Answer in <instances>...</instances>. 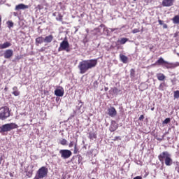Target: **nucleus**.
<instances>
[{
	"instance_id": "nucleus-1",
	"label": "nucleus",
	"mask_w": 179,
	"mask_h": 179,
	"mask_svg": "<svg viewBox=\"0 0 179 179\" xmlns=\"http://www.w3.org/2000/svg\"><path fill=\"white\" fill-rule=\"evenodd\" d=\"M97 65V59L83 60L78 64V69H80V73H86L89 69L96 67Z\"/></svg>"
},
{
	"instance_id": "nucleus-2",
	"label": "nucleus",
	"mask_w": 179,
	"mask_h": 179,
	"mask_svg": "<svg viewBox=\"0 0 179 179\" xmlns=\"http://www.w3.org/2000/svg\"><path fill=\"white\" fill-rule=\"evenodd\" d=\"M155 65L160 66L162 65L166 69H174V68H177L179 66L178 63H170L167 61H165L163 57H160L156 62Z\"/></svg>"
},
{
	"instance_id": "nucleus-3",
	"label": "nucleus",
	"mask_w": 179,
	"mask_h": 179,
	"mask_svg": "<svg viewBox=\"0 0 179 179\" xmlns=\"http://www.w3.org/2000/svg\"><path fill=\"white\" fill-rule=\"evenodd\" d=\"M158 159L162 163H163V162H164L165 160L166 166H171V164H173V159H171V157H170V154H169V152H162L158 156Z\"/></svg>"
},
{
	"instance_id": "nucleus-4",
	"label": "nucleus",
	"mask_w": 179,
	"mask_h": 179,
	"mask_svg": "<svg viewBox=\"0 0 179 179\" xmlns=\"http://www.w3.org/2000/svg\"><path fill=\"white\" fill-rule=\"evenodd\" d=\"M17 128H19V126L16 123L5 124L0 127V134H5V132H9L12 129H16Z\"/></svg>"
},
{
	"instance_id": "nucleus-5",
	"label": "nucleus",
	"mask_w": 179,
	"mask_h": 179,
	"mask_svg": "<svg viewBox=\"0 0 179 179\" xmlns=\"http://www.w3.org/2000/svg\"><path fill=\"white\" fill-rule=\"evenodd\" d=\"M65 51L66 52H71V48L69 45V42L66 38H64L63 41L60 43V45L58 48V52Z\"/></svg>"
},
{
	"instance_id": "nucleus-6",
	"label": "nucleus",
	"mask_w": 179,
	"mask_h": 179,
	"mask_svg": "<svg viewBox=\"0 0 179 179\" xmlns=\"http://www.w3.org/2000/svg\"><path fill=\"white\" fill-rule=\"evenodd\" d=\"M10 117V111L8 106H3L0 108V120L4 121Z\"/></svg>"
},
{
	"instance_id": "nucleus-7",
	"label": "nucleus",
	"mask_w": 179,
	"mask_h": 179,
	"mask_svg": "<svg viewBox=\"0 0 179 179\" xmlns=\"http://www.w3.org/2000/svg\"><path fill=\"white\" fill-rule=\"evenodd\" d=\"M48 174V169L45 166L41 167L36 172L34 179H43Z\"/></svg>"
},
{
	"instance_id": "nucleus-8",
	"label": "nucleus",
	"mask_w": 179,
	"mask_h": 179,
	"mask_svg": "<svg viewBox=\"0 0 179 179\" xmlns=\"http://www.w3.org/2000/svg\"><path fill=\"white\" fill-rule=\"evenodd\" d=\"M59 153L62 159H69L72 156V152L69 150H60Z\"/></svg>"
},
{
	"instance_id": "nucleus-9",
	"label": "nucleus",
	"mask_w": 179,
	"mask_h": 179,
	"mask_svg": "<svg viewBox=\"0 0 179 179\" xmlns=\"http://www.w3.org/2000/svg\"><path fill=\"white\" fill-rule=\"evenodd\" d=\"M176 0H162V5L165 8H170L174 5Z\"/></svg>"
},
{
	"instance_id": "nucleus-10",
	"label": "nucleus",
	"mask_w": 179,
	"mask_h": 179,
	"mask_svg": "<svg viewBox=\"0 0 179 179\" xmlns=\"http://www.w3.org/2000/svg\"><path fill=\"white\" fill-rule=\"evenodd\" d=\"M3 57L6 59H10L13 57V50L12 49L6 50L3 53Z\"/></svg>"
},
{
	"instance_id": "nucleus-11",
	"label": "nucleus",
	"mask_w": 179,
	"mask_h": 179,
	"mask_svg": "<svg viewBox=\"0 0 179 179\" xmlns=\"http://www.w3.org/2000/svg\"><path fill=\"white\" fill-rule=\"evenodd\" d=\"M108 115L112 117H115V115H117V110H115V108H114V106H110L108 109Z\"/></svg>"
},
{
	"instance_id": "nucleus-12",
	"label": "nucleus",
	"mask_w": 179,
	"mask_h": 179,
	"mask_svg": "<svg viewBox=\"0 0 179 179\" xmlns=\"http://www.w3.org/2000/svg\"><path fill=\"white\" fill-rule=\"evenodd\" d=\"M117 129H118V124H117V122L115 120H113L109 127V130L110 132H115V131H117Z\"/></svg>"
},
{
	"instance_id": "nucleus-13",
	"label": "nucleus",
	"mask_w": 179,
	"mask_h": 179,
	"mask_svg": "<svg viewBox=\"0 0 179 179\" xmlns=\"http://www.w3.org/2000/svg\"><path fill=\"white\" fill-rule=\"evenodd\" d=\"M64 93H65L64 88L56 89L55 90V96H57V97H62V96H64Z\"/></svg>"
},
{
	"instance_id": "nucleus-14",
	"label": "nucleus",
	"mask_w": 179,
	"mask_h": 179,
	"mask_svg": "<svg viewBox=\"0 0 179 179\" xmlns=\"http://www.w3.org/2000/svg\"><path fill=\"white\" fill-rule=\"evenodd\" d=\"M12 45V43L9 41H6L3 43L0 44V50H5L6 48H9Z\"/></svg>"
},
{
	"instance_id": "nucleus-15",
	"label": "nucleus",
	"mask_w": 179,
	"mask_h": 179,
	"mask_svg": "<svg viewBox=\"0 0 179 179\" xmlns=\"http://www.w3.org/2000/svg\"><path fill=\"white\" fill-rule=\"evenodd\" d=\"M22 9H29V6L20 3L15 6V10H20Z\"/></svg>"
},
{
	"instance_id": "nucleus-16",
	"label": "nucleus",
	"mask_w": 179,
	"mask_h": 179,
	"mask_svg": "<svg viewBox=\"0 0 179 179\" xmlns=\"http://www.w3.org/2000/svg\"><path fill=\"white\" fill-rule=\"evenodd\" d=\"M54 40V36L52 35H48L44 38V43H50Z\"/></svg>"
},
{
	"instance_id": "nucleus-17",
	"label": "nucleus",
	"mask_w": 179,
	"mask_h": 179,
	"mask_svg": "<svg viewBox=\"0 0 179 179\" xmlns=\"http://www.w3.org/2000/svg\"><path fill=\"white\" fill-rule=\"evenodd\" d=\"M13 92H12V94H13V96H20V92L17 89V87L16 86L13 87Z\"/></svg>"
},
{
	"instance_id": "nucleus-18",
	"label": "nucleus",
	"mask_w": 179,
	"mask_h": 179,
	"mask_svg": "<svg viewBox=\"0 0 179 179\" xmlns=\"http://www.w3.org/2000/svg\"><path fill=\"white\" fill-rule=\"evenodd\" d=\"M36 44L38 45V44H43L44 43V38L43 36H38L35 40Z\"/></svg>"
},
{
	"instance_id": "nucleus-19",
	"label": "nucleus",
	"mask_w": 179,
	"mask_h": 179,
	"mask_svg": "<svg viewBox=\"0 0 179 179\" xmlns=\"http://www.w3.org/2000/svg\"><path fill=\"white\" fill-rule=\"evenodd\" d=\"M157 78L161 81L163 82V80H164L166 79V76H164V74L159 73H157Z\"/></svg>"
},
{
	"instance_id": "nucleus-20",
	"label": "nucleus",
	"mask_w": 179,
	"mask_h": 179,
	"mask_svg": "<svg viewBox=\"0 0 179 179\" xmlns=\"http://www.w3.org/2000/svg\"><path fill=\"white\" fill-rule=\"evenodd\" d=\"M88 138L89 139H90L91 141H93V139H97V134L94 132H90L88 134Z\"/></svg>"
},
{
	"instance_id": "nucleus-21",
	"label": "nucleus",
	"mask_w": 179,
	"mask_h": 179,
	"mask_svg": "<svg viewBox=\"0 0 179 179\" xmlns=\"http://www.w3.org/2000/svg\"><path fill=\"white\" fill-rule=\"evenodd\" d=\"M120 61L123 62V64H127L128 62V57L124 55H120Z\"/></svg>"
},
{
	"instance_id": "nucleus-22",
	"label": "nucleus",
	"mask_w": 179,
	"mask_h": 179,
	"mask_svg": "<svg viewBox=\"0 0 179 179\" xmlns=\"http://www.w3.org/2000/svg\"><path fill=\"white\" fill-rule=\"evenodd\" d=\"M128 41V38H121L117 40V43H120L121 45L125 44Z\"/></svg>"
},
{
	"instance_id": "nucleus-23",
	"label": "nucleus",
	"mask_w": 179,
	"mask_h": 179,
	"mask_svg": "<svg viewBox=\"0 0 179 179\" xmlns=\"http://www.w3.org/2000/svg\"><path fill=\"white\" fill-rule=\"evenodd\" d=\"M111 90L113 94H115V96H118V93L121 92V90H118L116 87H114L113 88H112Z\"/></svg>"
},
{
	"instance_id": "nucleus-24",
	"label": "nucleus",
	"mask_w": 179,
	"mask_h": 179,
	"mask_svg": "<svg viewBox=\"0 0 179 179\" xmlns=\"http://www.w3.org/2000/svg\"><path fill=\"white\" fill-rule=\"evenodd\" d=\"M172 20L175 24H179V15H176Z\"/></svg>"
},
{
	"instance_id": "nucleus-25",
	"label": "nucleus",
	"mask_w": 179,
	"mask_h": 179,
	"mask_svg": "<svg viewBox=\"0 0 179 179\" xmlns=\"http://www.w3.org/2000/svg\"><path fill=\"white\" fill-rule=\"evenodd\" d=\"M59 143H60V145H62L63 146H66V145L68 143V141H66V139H65V138H63L59 141Z\"/></svg>"
},
{
	"instance_id": "nucleus-26",
	"label": "nucleus",
	"mask_w": 179,
	"mask_h": 179,
	"mask_svg": "<svg viewBox=\"0 0 179 179\" xmlns=\"http://www.w3.org/2000/svg\"><path fill=\"white\" fill-rule=\"evenodd\" d=\"M64 16L62 15L61 13L58 14V16L56 17V20L58 22H62Z\"/></svg>"
},
{
	"instance_id": "nucleus-27",
	"label": "nucleus",
	"mask_w": 179,
	"mask_h": 179,
	"mask_svg": "<svg viewBox=\"0 0 179 179\" xmlns=\"http://www.w3.org/2000/svg\"><path fill=\"white\" fill-rule=\"evenodd\" d=\"M78 152H79V150L78 149V143L76 142L73 151L74 155H77Z\"/></svg>"
},
{
	"instance_id": "nucleus-28",
	"label": "nucleus",
	"mask_w": 179,
	"mask_h": 179,
	"mask_svg": "<svg viewBox=\"0 0 179 179\" xmlns=\"http://www.w3.org/2000/svg\"><path fill=\"white\" fill-rule=\"evenodd\" d=\"M6 24H7L8 29H10L11 27H13V22H12V21H8V22H6Z\"/></svg>"
},
{
	"instance_id": "nucleus-29",
	"label": "nucleus",
	"mask_w": 179,
	"mask_h": 179,
	"mask_svg": "<svg viewBox=\"0 0 179 179\" xmlns=\"http://www.w3.org/2000/svg\"><path fill=\"white\" fill-rule=\"evenodd\" d=\"M174 97L175 99H179V90H176L174 92Z\"/></svg>"
},
{
	"instance_id": "nucleus-30",
	"label": "nucleus",
	"mask_w": 179,
	"mask_h": 179,
	"mask_svg": "<svg viewBox=\"0 0 179 179\" xmlns=\"http://www.w3.org/2000/svg\"><path fill=\"white\" fill-rule=\"evenodd\" d=\"M171 121V120L170 118H166V119L163 121L162 124H169V122H170Z\"/></svg>"
},
{
	"instance_id": "nucleus-31",
	"label": "nucleus",
	"mask_w": 179,
	"mask_h": 179,
	"mask_svg": "<svg viewBox=\"0 0 179 179\" xmlns=\"http://www.w3.org/2000/svg\"><path fill=\"white\" fill-rule=\"evenodd\" d=\"M139 31H141L139 29H134L132 30L131 33H133V34H136V33H139Z\"/></svg>"
},
{
	"instance_id": "nucleus-32",
	"label": "nucleus",
	"mask_w": 179,
	"mask_h": 179,
	"mask_svg": "<svg viewBox=\"0 0 179 179\" xmlns=\"http://www.w3.org/2000/svg\"><path fill=\"white\" fill-rule=\"evenodd\" d=\"M130 75H131V76H135V69H131L130 70Z\"/></svg>"
},
{
	"instance_id": "nucleus-33",
	"label": "nucleus",
	"mask_w": 179,
	"mask_h": 179,
	"mask_svg": "<svg viewBox=\"0 0 179 179\" xmlns=\"http://www.w3.org/2000/svg\"><path fill=\"white\" fill-rule=\"evenodd\" d=\"M36 9H38V10H41V9H44V7L42 5L38 4L36 6Z\"/></svg>"
},
{
	"instance_id": "nucleus-34",
	"label": "nucleus",
	"mask_w": 179,
	"mask_h": 179,
	"mask_svg": "<svg viewBox=\"0 0 179 179\" xmlns=\"http://www.w3.org/2000/svg\"><path fill=\"white\" fill-rule=\"evenodd\" d=\"M165 85H166V83H161L159 87V90H163V86H165Z\"/></svg>"
},
{
	"instance_id": "nucleus-35",
	"label": "nucleus",
	"mask_w": 179,
	"mask_h": 179,
	"mask_svg": "<svg viewBox=\"0 0 179 179\" xmlns=\"http://www.w3.org/2000/svg\"><path fill=\"white\" fill-rule=\"evenodd\" d=\"M27 177H29V178H30L31 177V176H33V171H28L27 173Z\"/></svg>"
},
{
	"instance_id": "nucleus-36",
	"label": "nucleus",
	"mask_w": 179,
	"mask_h": 179,
	"mask_svg": "<svg viewBox=\"0 0 179 179\" xmlns=\"http://www.w3.org/2000/svg\"><path fill=\"white\" fill-rule=\"evenodd\" d=\"M75 143H74L73 141H71L69 145V148H73V146H75Z\"/></svg>"
},
{
	"instance_id": "nucleus-37",
	"label": "nucleus",
	"mask_w": 179,
	"mask_h": 179,
	"mask_svg": "<svg viewBox=\"0 0 179 179\" xmlns=\"http://www.w3.org/2000/svg\"><path fill=\"white\" fill-rule=\"evenodd\" d=\"M139 121H143V120H145V116L143 115H141L139 118H138Z\"/></svg>"
},
{
	"instance_id": "nucleus-38",
	"label": "nucleus",
	"mask_w": 179,
	"mask_h": 179,
	"mask_svg": "<svg viewBox=\"0 0 179 179\" xmlns=\"http://www.w3.org/2000/svg\"><path fill=\"white\" fill-rule=\"evenodd\" d=\"M114 142H115V141H121V137L120 136H115L113 139Z\"/></svg>"
},
{
	"instance_id": "nucleus-39",
	"label": "nucleus",
	"mask_w": 179,
	"mask_h": 179,
	"mask_svg": "<svg viewBox=\"0 0 179 179\" xmlns=\"http://www.w3.org/2000/svg\"><path fill=\"white\" fill-rule=\"evenodd\" d=\"M158 22H159V24H160L161 26L163 25V20H159Z\"/></svg>"
},
{
	"instance_id": "nucleus-40",
	"label": "nucleus",
	"mask_w": 179,
	"mask_h": 179,
	"mask_svg": "<svg viewBox=\"0 0 179 179\" xmlns=\"http://www.w3.org/2000/svg\"><path fill=\"white\" fill-rule=\"evenodd\" d=\"M134 179H142L141 176H136Z\"/></svg>"
},
{
	"instance_id": "nucleus-41",
	"label": "nucleus",
	"mask_w": 179,
	"mask_h": 179,
	"mask_svg": "<svg viewBox=\"0 0 179 179\" xmlns=\"http://www.w3.org/2000/svg\"><path fill=\"white\" fill-rule=\"evenodd\" d=\"M163 29H167V24H163Z\"/></svg>"
},
{
	"instance_id": "nucleus-42",
	"label": "nucleus",
	"mask_w": 179,
	"mask_h": 179,
	"mask_svg": "<svg viewBox=\"0 0 179 179\" xmlns=\"http://www.w3.org/2000/svg\"><path fill=\"white\" fill-rule=\"evenodd\" d=\"M8 90H9V88L8 87H6L4 88V92H8Z\"/></svg>"
},
{
	"instance_id": "nucleus-43",
	"label": "nucleus",
	"mask_w": 179,
	"mask_h": 179,
	"mask_svg": "<svg viewBox=\"0 0 179 179\" xmlns=\"http://www.w3.org/2000/svg\"><path fill=\"white\" fill-rule=\"evenodd\" d=\"M2 22V16L0 15V27H1V23Z\"/></svg>"
},
{
	"instance_id": "nucleus-44",
	"label": "nucleus",
	"mask_w": 179,
	"mask_h": 179,
	"mask_svg": "<svg viewBox=\"0 0 179 179\" xmlns=\"http://www.w3.org/2000/svg\"><path fill=\"white\" fill-rule=\"evenodd\" d=\"M104 90L105 92H107L108 90V87H105Z\"/></svg>"
},
{
	"instance_id": "nucleus-45",
	"label": "nucleus",
	"mask_w": 179,
	"mask_h": 179,
	"mask_svg": "<svg viewBox=\"0 0 179 179\" xmlns=\"http://www.w3.org/2000/svg\"><path fill=\"white\" fill-rule=\"evenodd\" d=\"M78 164H80V157H78Z\"/></svg>"
},
{
	"instance_id": "nucleus-46",
	"label": "nucleus",
	"mask_w": 179,
	"mask_h": 179,
	"mask_svg": "<svg viewBox=\"0 0 179 179\" xmlns=\"http://www.w3.org/2000/svg\"><path fill=\"white\" fill-rule=\"evenodd\" d=\"M10 177H13V173H10Z\"/></svg>"
},
{
	"instance_id": "nucleus-47",
	"label": "nucleus",
	"mask_w": 179,
	"mask_h": 179,
	"mask_svg": "<svg viewBox=\"0 0 179 179\" xmlns=\"http://www.w3.org/2000/svg\"><path fill=\"white\" fill-rule=\"evenodd\" d=\"M0 161H1V162H2V157H0Z\"/></svg>"
},
{
	"instance_id": "nucleus-48",
	"label": "nucleus",
	"mask_w": 179,
	"mask_h": 179,
	"mask_svg": "<svg viewBox=\"0 0 179 179\" xmlns=\"http://www.w3.org/2000/svg\"><path fill=\"white\" fill-rule=\"evenodd\" d=\"M17 59H20V57H17Z\"/></svg>"
},
{
	"instance_id": "nucleus-49",
	"label": "nucleus",
	"mask_w": 179,
	"mask_h": 179,
	"mask_svg": "<svg viewBox=\"0 0 179 179\" xmlns=\"http://www.w3.org/2000/svg\"><path fill=\"white\" fill-rule=\"evenodd\" d=\"M177 56L179 57V53H177Z\"/></svg>"
},
{
	"instance_id": "nucleus-50",
	"label": "nucleus",
	"mask_w": 179,
	"mask_h": 179,
	"mask_svg": "<svg viewBox=\"0 0 179 179\" xmlns=\"http://www.w3.org/2000/svg\"><path fill=\"white\" fill-rule=\"evenodd\" d=\"M1 163H2V161L0 160V164H1Z\"/></svg>"
},
{
	"instance_id": "nucleus-51",
	"label": "nucleus",
	"mask_w": 179,
	"mask_h": 179,
	"mask_svg": "<svg viewBox=\"0 0 179 179\" xmlns=\"http://www.w3.org/2000/svg\"><path fill=\"white\" fill-rule=\"evenodd\" d=\"M133 1H136V0H133Z\"/></svg>"
}]
</instances>
